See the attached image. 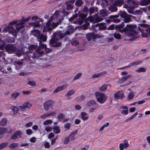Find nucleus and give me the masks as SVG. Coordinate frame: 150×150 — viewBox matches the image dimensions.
<instances>
[{"instance_id": "nucleus-61", "label": "nucleus", "mask_w": 150, "mask_h": 150, "mask_svg": "<svg viewBox=\"0 0 150 150\" xmlns=\"http://www.w3.org/2000/svg\"><path fill=\"white\" fill-rule=\"evenodd\" d=\"M114 36L115 39H120V38L121 35L119 34L115 33L114 35Z\"/></svg>"}, {"instance_id": "nucleus-9", "label": "nucleus", "mask_w": 150, "mask_h": 150, "mask_svg": "<svg viewBox=\"0 0 150 150\" xmlns=\"http://www.w3.org/2000/svg\"><path fill=\"white\" fill-rule=\"evenodd\" d=\"M32 106V105L31 103L27 102L23 103L22 106H19V108L21 111H24L26 109H29Z\"/></svg>"}, {"instance_id": "nucleus-14", "label": "nucleus", "mask_w": 150, "mask_h": 150, "mask_svg": "<svg viewBox=\"0 0 150 150\" xmlns=\"http://www.w3.org/2000/svg\"><path fill=\"white\" fill-rule=\"evenodd\" d=\"M99 35H96L93 33H89L86 35V38L88 41L91 40L93 38H99Z\"/></svg>"}, {"instance_id": "nucleus-29", "label": "nucleus", "mask_w": 150, "mask_h": 150, "mask_svg": "<svg viewBox=\"0 0 150 150\" xmlns=\"http://www.w3.org/2000/svg\"><path fill=\"white\" fill-rule=\"evenodd\" d=\"M6 45L5 42L0 39V50H4Z\"/></svg>"}, {"instance_id": "nucleus-57", "label": "nucleus", "mask_w": 150, "mask_h": 150, "mask_svg": "<svg viewBox=\"0 0 150 150\" xmlns=\"http://www.w3.org/2000/svg\"><path fill=\"white\" fill-rule=\"evenodd\" d=\"M71 126V123H67L64 125V128L66 129L67 130L69 129Z\"/></svg>"}, {"instance_id": "nucleus-5", "label": "nucleus", "mask_w": 150, "mask_h": 150, "mask_svg": "<svg viewBox=\"0 0 150 150\" xmlns=\"http://www.w3.org/2000/svg\"><path fill=\"white\" fill-rule=\"evenodd\" d=\"M54 105V101L51 100H49L44 102L43 107L45 110L47 111L49 108H52Z\"/></svg>"}, {"instance_id": "nucleus-11", "label": "nucleus", "mask_w": 150, "mask_h": 150, "mask_svg": "<svg viewBox=\"0 0 150 150\" xmlns=\"http://www.w3.org/2000/svg\"><path fill=\"white\" fill-rule=\"evenodd\" d=\"M142 61H136L133 63H130L128 65H127L125 67L120 68L119 69H123L126 68H129V67H132L135 66L137 65L140 63H142Z\"/></svg>"}, {"instance_id": "nucleus-64", "label": "nucleus", "mask_w": 150, "mask_h": 150, "mask_svg": "<svg viewBox=\"0 0 150 150\" xmlns=\"http://www.w3.org/2000/svg\"><path fill=\"white\" fill-rule=\"evenodd\" d=\"M139 25L141 27H143L144 28H148L150 27V25L147 24H139Z\"/></svg>"}, {"instance_id": "nucleus-45", "label": "nucleus", "mask_w": 150, "mask_h": 150, "mask_svg": "<svg viewBox=\"0 0 150 150\" xmlns=\"http://www.w3.org/2000/svg\"><path fill=\"white\" fill-rule=\"evenodd\" d=\"M20 94V93L17 92H14L12 94L11 96L14 99H16V98Z\"/></svg>"}, {"instance_id": "nucleus-59", "label": "nucleus", "mask_w": 150, "mask_h": 150, "mask_svg": "<svg viewBox=\"0 0 150 150\" xmlns=\"http://www.w3.org/2000/svg\"><path fill=\"white\" fill-rule=\"evenodd\" d=\"M88 11L89 12V15H91L93 13L94 11V7H90Z\"/></svg>"}, {"instance_id": "nucleus-22", "label": "nucleus", "mask_w": 150, "mask_h": 150, "mask_svg": "<svg viewBox=\"0 0 150 150\" xmlns=\"http://www.w3.org/2000/svg\"><path fill=\"white\" fill-rule=\"evenodd\" d=\"M108 9L110 11L112 12H116L117 11V7L114 6H110L108 8Z\"/></svg>"}, {"instance_id": "nucleus-56", "label": "nucleus", "mask_w": 150, "mask_h": 150, "mask_svg": "<svg viewBox=\"0 0 150 150\" xmlns=\"http://www.w3.org/2000/svg\"><path fill=\"white\" fill-rule=\"evenodd\" d=\"M79 41L76 40H75L71 42V45L74 46H75L79 45Z\"/></svg>"}, {"instance_id": "nucleus-15", "label": "nucleus", "mask_w": 150, "mask_h": 150, "mask_svg": "<svg viewBox=\"0 0 150 150\" xmlns=\"http://www.w3.org/2000/svg\"><path fill=\"white\" fill-rule=\"evenodd\" d=\"M87 106L90 107L91 105H93L94 106H99V105L97 103L95 100H90L88 101L86 103Z\"/></svg>"}, {"instance_id": "nucleus-25", "label": "nucleus", "mask_w": 150, "mask_h": 150, "mask_svg": "<svg viewBox=\"0 0 150 150\" xmlns=\"http://www.w3.org/2000/svg\"><path fill=\"white\" fill-rule=\"evenodd\" d=\"M20 22L16 24V29L18 31H19L24 27L23 24H20Z\"/></svg>"}, {"instance_id": "nucleus-20", "label": "nucleus", "mask_w": 150, "mask_h": 150, "mask_svg": "<svg viewBox=\"0 0 150 150\" xmlns=\"http://www.w3.org/2000/svg\"><path fill=\"white\" fill-rule=\"evenodd\" d=\"M81 116L82 119L83 121L86 120L88 118L87 113L85 112H81Z\"/></svg>"}, {"instance_id": "nucleus-42", "label": "nucleus", "mask_w": 150, "mask_h": 150, "mask_svg": "<svg viewBox=\"0 0 150 150\" xmlns=\"http://www.w3.org/2000/svg\"><path fill=\"white\" fill-rule=\"evenodd\" d=\"M107 85L105 84L99 88V90L101 91H104L106 90Z\"/></svg>"}, {"instance_id": "nucleus-28", "label": "nucleus", "mask_w": 150, "mask_h": 150, "mask_svg": "<svg viewBox=\"0 0 150 150\" xmlns=\"http://www.w3.org/2000/svg\"><path fill=\"white\" fill-rule=\"evenodd\" d=\"M150 3V0H142L140 3L141 6H145Z\"/></svg>"}, {"instance_id": "nucleus-40", "label": "nucleus", "mask_w": 150, "mask_h": 150, "mask_svg": "<svg viewBox=\"0 0 150 150\" xmlns=\"http://www.w3.org/2000/svg\"><path fill=\"white\" fill-rule=\"evenodd\" d=\"M6 40L8 42L11 43L14 42L15 39L14 37H9L6 39Z\"/></svg>"}, {"instance_id": "nucleus-18", "label": "nucleus", "mask_w": 150, "mask_h": 150, "mask_svg": "<svg viewBox=\"0 0 150 150\" xmlns=\"http://www.w3.org/2000/svg\"><path fill=\"white\" fill-rule=\"evenodd\" d=\"M53 18L52 17H51L50 19H49L48 21L46 23V25L45 26L47 27L50 30H52V28H51V22Z\"/></svg>"}, {"instance_id": "nucleus-12", "label": "nucleus", "mask_w": 150, "mask_h": 150, "mask_svg": "<svg viewBox=\"0 0 150 150\" xmlns=\"http://www.w3.org/2000/svg\"><path fill=\"white\" fill-rule=\"evenodd\" d=\"M79 11L78 13H79V22L80 23V25L82 24L83 22V21L86 18L87 16V14H83L82 13H79Z\"/></svg>"}, {"instance_id": "nucleus-3", "label": "nucleus", "mask_w": 150, "mask_h": 150, "mask_svg": "<svg viewBox=\"0 0 150 150\" xmlns=\"http://www.w3.org/2000/svg\"><path fill=\"white\" fill-rule=\"evenodd\" d=\"M120 15L121 17L124 19V22L126 23H128L131 21L129 15L125 11H120Z\"/></svg>"}, {"instance_id": "nucleus-19", "label": "nucleus", "mask_w": 150, "mask_h": 150, "mask_svg": "<svg viewBox=\"0 0 150 150\" xmlns=\"http://www.w3.org/2000/svg\"><path fill=\"white\" fill-rule=\"evenodd\" d=\"M31 32L35 36L37 37L38 38L40 35V31L37 29H34L31 31Z\"/></svg>"}, {"instance_id": "nucleus-43", "label": "nucleus", "mask_w": 150, "mask_h": 150, "mask_svg": "<svg viewBox=\"0 0 150 150\" xmlns=\"http://www.w3.org/2000/svg\"><path fill=\"white\" fill-rule=\"evenodd\" d=\"M18 145V143H13L9 145V147L11 149H13L17 147Z\"/></svg>"}, {"instance_id": "nucleus-47", "label": "nucleus", "mask_w": 150, "mask_h": 150, "mask_svg": "<svg viewBox=\"0 0 150 150\" xmlns=\"http://www.w3.org/2000/svg\"><path fill=\"white\" fill-rule=\"evenodd\" d=\"M52 122V121L50 119L47 120L44 122L43 124L45 125H47L49 124H51Z\"/></svg>"}, {"instance_id": "nucleus-21", "label": "nucleus", "mask_w": 150, "mask_h": 150, "mask_svg": "<svg viewBox=\"0 0 150 150\" xmlns=\"http://www.w3.org/2000/svg\"><path fill=\"white\" fill-rule=\"evenodd\" d=\"M54 132L56 134L59 133L60 132V129L59 126H54L52 127Z\"/></svg>"}, {"instance_id": "nucleus-24", "label": "nucleus", "mask_w": 150, "mask_h": 150, "mask_svg": "<svg viewBox=\"0 0 150 150\" xmlns=\"http://www.w3.org/2000/svg\"><path fill=\"white\" fill-rule=\"evenodd\" d=\"M132 76L130 74H129L127 75L123 76L120 79L121 83H123L125 82L128 79L130 78Z\"/></svg>"}, {"instance_id": "nucleus-30", "label": "nucleus", "mask_w": 150, "mask_h": 150, "mask_svg": "<svg viewBox=\"0 0 150 150\" xmlns=\"http://www.w3.org/2000/svg\"><path fill=\"white\" fill-rule=\"evenodd\" d=\"M100 25L98 28L99 30H104L107 28V26L105 25V23H101Z\"/></svg>"}, {"instance_id": "nucleus-55", "label": "nucleus", "mask_w": 150, "mask_h": 150, "mask_svg": "<svg viewBox=\"0 0 150 150\" xmlns=\"http://www.w3.org/2000/svg\"><path fill=\"white\" fill-rule=\"evenodd\" d=\"M28 84L29 85L33 87L35 86L36 85L35 82L33 81H29L28 82Z\"/></svg>"}, {"instance_id": "nucleus-4", "label": "nucleus", "mask_w": 150, "mask_h": 150, "mask_svg": "<svg viewBox=\"0 0 150 150\" xmlns=\"http://www.w3.org/2000/svg\"><path fill=\"white\" fill-rule=\"evenodd\" d=\"M4 49L8 53H13L16 50H17L16 48L14 46V45L11 44L6 45Z\"/></svg>"}, {"instance_id": "nucleus-51", "label": "nucleus", "mask_w": 150, "mask_h": 150, "mask_svg": "<svg viewBox=\"0 0 150 150\" xmlns=\"http://www.w3.org/2000/svg\"><path fill=\"white\" fill-rule=\"evenodd\" d=\"M145 30L146 32L147 33H144V34H143V33L142 34L143 35L144 37H146L148 36V33L150 34V28H148V29H146Z\"/></svg>"}, {"instance_id": "nucleus-49", "label": "nucleus", "mask_w": 150, "mask_h": 150, "mask_svg": "<svg viewBox=\"0 0 150 150\" xmlns=\"http://www.w3.org/2000/svg\"><path fill=\"white\" fill-rule=\"evenodd\" d=\"M128 1L129 3L132 4L134 5H137L139 4L138 2L135 1L134 0H129Z\"/></svg>"}, {"instance_id": "nucleus-39", "label": "nucleus", "mask_w": 150, "mask_h": 150, "mask_svg": "<svg viewBox=\"0 0 150 150\" xmlns=\"http://www.w3.org/2000/svg\"><path fill=\"white\" fill-rule=\"evenodd\" d=\"M90 25V23L88 22L86 23H85L82 26V29L83 30H85L88 29V26Z\"/></svg>"}, {"instance_id": "nucleus-37", "label": "nucleus", "mask_w": 150, "mask_h": 150, "mask_svg": "<svg viewBox=\"0 0 150 150\" xmlns=\"http://www.w3.org/2000/svg\"><path fill=\"white\" fill-rule=\"evenodd\" d=\"M100 15L103 17H105L108 15V14L105 10L103 9L100 11Z\"/></svg>"}, {"instance_id": "nucleus-2", "label": "nucleus", "mask_w": 150, "mask_h": 150, "mask_svg": "<svg viewBox=\"0 0 150 150\" xmlns=\"http://www.w3.org/2000/svg\"><path fill=\"white\" fill-rule=\"evenodd\" d=\"M95 95L97 101L100 104L104 103L107 100V97L103 93L98 91Z\"/></svg>"}, {"instance_id": "nucleus-1", "label": "nucleus", "mask_w": 150, "mask_h": 150, "mask_svg": "<svg viewBox=\"0 0 150 150\" xmlns=\"http://www.w3.org/2000/svg\"><path fill=\"white\" fill-rule=\"evenodd\" d=\"M124 26L123 23L116 25L115 28V30H118L121 33L127 32L129 36L130 37V41H133L137 39L139 36L138 35V32L135 30L137 26L136 25H127L126 27L122 28Z\"/></svg>"}, {"instance_id": "nucleus-36", "label": "nucleus", "mask_w": 150, "mask_h": 150, "mask_svg": "<svg viewBox=\"0 0 150 150\" xmlns=\"http://www.w3.org/2000/svg\"><path fill=\"white\" fill-rule=\"evenodd\" d=\"M15 50V51H14L13 53H15L17 56L20 57L22 54V52L21 51L18 49L17 48Z\"/></svg>"}, {"instance_id": "nucleus-7", "label": "nucleus", "mask_w": 150, "mask_h": 150, "mask_svg": "<svg viewBox=\"0 0 150 150\" xmlns=\"http://www.w3.org/2000/svg\"><path fill=\"white\" fill-rule=\"evenodd\" d=\"M75 1V0H67L65 2L66 9L67 11H70L72 9L74 6L73 4Z\"/></svg>"}, {"instance_id": "nucleus-13", "label": "nucleus", "mask_w": 150, "mask_h": 150, "mask_svg": "<svg viewBox=\"0 0 150 150\" xmlns=\"http://www.w3.org/2000/svg\"><path fill=\"white\" fill-rule=\"evenodd\" d=\"M114 96L116 99H122L124 96V93L122 91H120L114 94Z\"/></svg>"}, {"instance_id": "nucleus-50", "label": "nucleus", "mask_w": 150, "mask_h": 150, "mask_svg": "<svg viewBox=\"0 0 150 150\" xmlns=\"http://www.w3.org/2000/svg\"><path fill=\"white\" fill-rule=\"evenodd\" d=\"M81 73H79L77 74L76 76L74 77L73 80L74 81L76 80L81 77Z\"/></svg>"}, {"instance_id": "nucleus-23", "label": "nucleus", "mask_w": 150, "mask_h": 150, "mask_svg": "<svg viewBox=\"0 0 150 150\" xmlns=\"http://www.w3.org/2000/svg\"><path fill=\"white\" fill-rule=\"evenodd\" d=\"M38 39L39 42L40 41H42L43 42H45L46 41L47 38L46 36L44 35L43 34H41L38 38Z\"/></svg>"}, {"instance_id": "nucleus-35", "label": "nucleus", "mask_w": 150, "mask_h": 150, "mask_svg": "<svg viewBox=\"0 0 150 150\" xmlns=\"http://www.w3.org/2000/svg\"><path fill=\"white\" fill-rule=\"evenodd\" d=\"M7 131L6 128L0 127V134H5Z\"/></svg>"}, {"instance_id": "nucleus-38", "label": "nucleus", "mask_w": 150, "mask_h": 150, "mask_svg": "<svg viewBox=\"0 0 150 150\" xmlns=\"http://www.w3.org/2000/svg\"><path fill=\"white\" fill-rule=\"evenodd\" d=\"M138 115V112H137L135 113L134 114L132 115L130 117L127 118L126 120H125V122H127L130 120H131L133 119L136 116Z\"/></svg>"}, {"instance_id": "nucleus-46", "label": "nucleus", "mask_w": 150, "mask_h": 150, "mask_svg": "<svg viewBox=\"0 0 150 150\" xmlns=\"http://www.w3.org/2000/svg\"><path fill=\"white\" fill-rule=\"evenodd\" d=\"M8 143L7 142L3 143L0 144V149H2L6 147Z\"/></svg>"}, {"instance_id": "nucleus-27", "label": "nucleus", "mask_w": 150, "mask_h": 150, "mask_svg": "<svg viewBox=\"0 0 150 150\" xmlns=\"http://www.w3.org/2000/svg\"><path fill=\"white\" fill-rule=\"evenodd\" d=\"M11 109L12 110L14 114H16L18 113V112L20 110L19 108L15 106H11Z\"/></svg>"}, {"instance_id": "nucleus-62", "label": "nucleus", "mask_w": 150, "mask_h": 150, "mask_svg": "<svg viewBox=\"0 0 150 150\" xmlns=\"http://www.w3.org/2000/svg\"><path fill=\"white\" fill-rule=\"evenodd\" d=\"M52 129V127L50 126H47L46 127L45 130L47 132H49L51 131Z\"/></svg>"}, {"instance_id": "nucleus-41", "label": "nucleus", "mask_w": 150, "mask_h": 150, "mask_svg": "<svg viewBox=\"0 0 150 150\" xmlns=\"http://www.w3.org/2000/svg\"><path fill=\"white\" fill-rule=\"evenodd\" d=\"M134 94L133 91H131L129 93L128 95V98L129 99L131 100L134 97Z\"/></svg>"}, {"instance_id": "nucleus-58", "label": "nucleus", "mask_w": 150, "mask_h": 150, "mask_svg": "<svg viewBox=\"0 0 150 150\" xmlns=\"http://www.w3.org/2000/svg\"><path fill=\"white\" fill-rule=\"evenodd\" d=\"M88 10L89 9L87 6H86L85 5L83 10V12L85 13L86 14H88Z\"/></svg>"}, {"instance_id": "nucleus-60", "label": "nucleus", "mask_w": 150, "mask_h": 150, "mask_svg": "<svg viewBox=\"0 0 150 150\" xmlns=\"http://www.w3.org/2000/svg\"><path fill=\"white\" fill-rule=\"evenodd\" d=\"M62 90V88L61 87V86H59L57 87V88L54 91L53 93H56Z\"/></svg>"}, {"instance_id": "nucleus-17", "label": "nucleus", "mask_w": 150, "mask_h": 150, "mask_svg": "<svg viewBox=\"0 0 150 150\" xmlns=\"http://www.w3.org/2000/svg\"><path fill=\"white\" fill-rule=\"evenodd\" d=\"M107 72L106 71H103L102 72H99L98 73H96L94 74L92 76V78H98L101 76H102L107 74Z\"/></svg>"}, {"instance_id": "nucleus-31", "label": "nucleus", "mask_w": 150, "mask_h": 150, "mask_svg": "<svg viewBox=\"0 0 150 150\" xmlns=\"http://www.w3.org/2000/svg\"><path fill=\"white\" fill-rule=\"evenodd\" d=\"M83 3V1L82 0H77L75 2V5L77 7H80Z\"/></svg>"}, {"instance_id": "nucleus-34", "label": "nucleus", "mask_w": 150, "mask_h": 150, "mask_svg": "<svg viewBox=\"0 0 150 150\" xmlns=\"http://www.w3.org/2000/svg\"><path fill=\"white\" fill-rule=\"evenodd\" d=\"M57 118L58 121H61L65 118V116L62 113H59L58 115Z\"/></svg>"}, {"instance_id": "nucleus-6", "label": "nucleus", "mask_w": 150, "mask_h": 150, "mask_svg": "<svg viewBox=\"0 0 150 150\" xmlns=\"http://www.w3.org/2000/svg\"><path fill=\"white\" fill-rule=\"evenodd\" d=\"M4 30L6 32H8L9 33L12 34L13 36L16 37L17 35V33L16 30L12 27V25L7 26L5 28Z\"/></svg>"}, {"instance_id": "nucleus-32", "label": "nucleus", "mask_w": 150, "mask_h": 150, "mask_svg": "<svg viewBox=\"0 0 150 150\" xmlns=\"http://www.w3.org/2000/svg\"><path fill=\"white\" fill-rule=\"evenodd\" d=\"M66 35V33H62V31L58 32V36L60 39H62Z\"/></svg>"}, {"instance_id": "nucleus-10", "label": "nucleus", "mask_w": 150, "mask_h": 150, "mask_svg": "<svg viewBox=\"0 0 150 150\" xmlns=\"http://www.w3.org/2000/svg\"><path fill=\"white\" fill-rule=\"evenodd\" d=\"M22 132L20 130H17L10 137L11 139L15 140L17 139L18 136L19 138H21L22 135Z\"/></svg>"}, {"instance_id": "nucleus-54", "label": "nucleus", "mask_w": 150, "mask_h": 150, "mask_svg": "<svg viewBox=\"0 0 150 150\" xmlns=\"http://www.w3.org/2000/svg\"><path fill=\"white\" fill-rule=\"evenodd\" d=\"M146 71V69L144 67L140 68L136 70V71L137 72H145Z\"/></svg>"}, {"instance_id": "nucleus-52", "label": "nucleus", "mask_w": 150, "mask_h": 150, "mask_svg": "<svg viewBox=\"0 0 150 150\" xmlns=\"http://www.w3.org/2000/svg\"><path fill=\"white\" fill-rule=\"evenodd\" d=\"M124 143V148H127L129 146V144L128 143V141L126 139H125L123 141Z\"/></svg>"}, {"instance_id": "nucleus-53", "label": "nucleus", "mask_w": 150, "mask_h": 150, "mask_svg": "<svg viewBox=\"0 0 150 150\" xmlns=\"http://www.w3.org/2000/svg\"><path fill=\"white\" fill-rule=\"evenodd\" d=\"M59 24V23L58 22L57 23H52L51 28H52V30L55 28L57 26H58Z\"/></svg>"}, {"instance_id": "nucleus-33", "label": "nucleus", "mask_w": 150, "mask_h": 150, "mask_svg": "<svg viewBox=\"0 0 150 150\" xmlns=\"http://www.w3.org/2000/svg\"><path fill=\"white\" fill-rule=\"evenodd\" d=\"M7 120L6 119L4 118L1 119L0 121V125L1 126H4L7 124Z\"/></svg>"}, {"instance_id": "nucleus-63", "label": "nucleus", "mask_w": 150, "mask_h": 150, "mask_svg": "<svg viewBox=\"0 0 150 150\" xmlns=\"http://www.w3.org/2000/svg\"><path fill=\"white\" fill-rule=\"evenodd\" d=\"M103 19L102 18L98 16L95 19V22H99L102 21Z\"/></svg>"}, {"instance_id": "nucleus-44", "label": "nucleus", "mask_w": 150, "mask_h": 150, "mask_svg": "<svg viewBox=\"0 0 150 150\" xmlns=\"http://www.w3.org/2000/svg\"><path fill=\"white\" fill-rule=\"evenodd\" d=\"M75 93V91L73 89L72 90H70L67 93L66 95V96H71L74 93Z\"/></svg>"}, {"instance_id": "nucleus-26", "label": "nucleus", "mask_w": 150, "mask_h": 150, "mask_svg": "<svg viewBox=\"0 0 150 150\" xmlns=\"http://www.w3.org/2000/svg\"><path fill=\"white\" fill-rule=\"evenodd\" d=\"M30 16H29L25 19L24 17H22V20L20 22V24H24L25 22H26L29 21L30 19Z\"/></svg>"}, {"instance_id": "nucleus-48", "label": "nucleus", "mask_w": 150, "mask_h": 150, "mask_svg": "<svg viewBox=\"0 0 150 150\" xmlns=\"http://www.w3.org/2000/svg\"><path fill=\"white\" fill-rule=\"evenodd\" d=\"M32 24L34 27L37 28L40 26V22L39 21L33 23Z\"/></svg>"}, {"instance_id": "nucleus-8", "label": "nucleus", "mask_w": 150, "mask_h": 150, "mask_svg": "<svg viewBox=\"0 0 150 150\" xmlns=\"http://www.w3.org/2000/svg\"><path fill=\"white\" fill-rule=\"evenodd\" d=\"M58 40V38H52L50 41V44L54 47H57L61 45V42H57Z\"/></svg>"}, {"instance_id": "nucleus-16", "label": "nucleus", "mask_w": 150, "mask_h": 150, "mask_svg": "<svg viewBox=\"0 0 150 150\" xmlns=\"http://www.w3.org/2000/svg\"><path fill=\"white\" fill-rule=\"evenodd\" d=\"M56 113L55 112H50L47 113H46L45 114H43L40 116V117L41 118L44 119L50 116H52L53 115H55Z\"/></svg>"}]
</instances>
